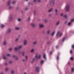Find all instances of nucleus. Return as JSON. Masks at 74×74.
Returning a JSON list of instances; mask_svg holds the SVG:
<instances>
[{
  "label": "nucleus",
  "instance_id": "473e14b6",
  "mask_svg": "<svg viewBox=\"0 0 74 74\" xmlns=\"http://www.w3.org/2000/svg\"><path fill=\"white\" fill-rule=\"evenodd\" d=\"M70 59H71V60H73V59H74V58H73V57H71L70 58Z\"/></svg>",
  "mask_w": 74,
  "mask_h": 74
},
{
  "label": "nucleus",
  "instance_id": "bb28decb",
  "mask_svg": "<svg viewBox=\"0 0 74 74\" xmlns=\"http://www.w3.org/2000/svg\"><path fill=\"white\" fill-rule=\"evenodd\" d=\"M17 21L18 22H20L21 21V19L20 18H17Z\"/></svg>",
  "mask_w": 74,
  "mask_h": 74
},
{
  "label": "nucleus",
  "instance_id": "5fc2aeb1",
  "mask_svg": "<svg viewBox=\"0 0 74 74\" xmlns=\"http://www.w3.org/2000/svg\"><path fill=\"white\" fill-rule=\"evenodd\" d=\"M12 61H10L9 62V63H10V64H11V63H12Z\"/></svg>",
  "mask_w": 74,
  "mask_h": 74
},
{
  "label": "nucleus",
  "instance_id": "a18cd8bd",
  "mask_svg": "<svg viewBox=\"0 0 74 74\" xmlns=\"http://www.w3.org/2000/svg\"><path fill=\"white\" fill-rule=\"evenodd\" d=\"M18 40H19V39L18 38H16V40H15V41H18Z\"/></svg>",
  "mask_w": 74,
  "mask_h": 74
},
{
  "label": "nucleus",
  "instance_id": "39448f33",
  "mask_svg": "<svg viewBox=\"0 0 74 74\" xmlns=\"http://www.w3.org/2000/svg\"><path fill=\"white\" fill-rule=\"evenodd\" d=\"M9 19L10 21H11L12 20V15L11 14L9 17Z\"/></svg>",
  "mask_w": 74,
  "mask_h": 74
},
{
  "label": "nucleus",
  "instance_id": "ddd939ff",
  "mask_svg": "<svg viewBox=\"0 0 74 74\" xmlns=\"http://www.w3.org/2000/svg\"><path fill=\"white\" fill-rule=\"evenodd\" d=\"M10 32H11V29H9L6 32V33H7V34L10 33Z\"/></svg>",
  "mask_w": 74,
  "mask_h": 74
},
{
  "label": "nucleus",
  "instance_id": "dca6fc26",
  "mask_svg": "<svg viewBox=\"0 0 74 74\" xmlns=\"http://www.w3.org/2000/svg\"><path fill=\"white\" fill-rule=\"evenodd\" d=\"M26 43H27L26 40H24V45H26Z\"/></svg>",
  "mask_w": 74,
  "mask_h": 74
},
{
  "label": "nucleus",
  "instance_id": "13d9d810",
  "mask_svg": "<svg viewBox=\"0 0 74 74\" xmlns=\"http://www.w3.org/2000/svg\"><path fill=\"white\" fill-rule=\"evenodd\" d=\"M51 54H52V52L50 51V55H51Z\"/></svg>",
  "mask_w": 74,
  "mask_h": 74
},
{
  "label": "nucleus",
  "instance_id": "6e6d98bb",
  "mask_svg": "<svg viewBox=\"0 0 74 74\" xmlns=\"http://www.w3.org/2000/svg\"><path fill=\"white\" fill-rule=\"evenodd\" d=\"M5 66H7V63H5Z\"/></svg>",
  "mask_w": 74,
  "mask_h": 74
},
{
  "label": "nucleus",
  "instance_id": "a211bd4d",
  "mask_svg": "<svg viewBox=\"0 0 74 74\" xmlns=\"http://www.w3.org/2000/svg\"><path fill=\"white\" fill-rule=\"evenodd\" d=\"M22 46H19L18 47V50L20 49H21V48H22Z\"/></svg>",
  "mask_w": 74,
  "mask_h": 74
},
{
  "label": "nucleus",
  "instance_id": "603ef678",
  "mask_svg": "<svg viewBox=\"0 0 74 74\" xmlns=\"http://www.w3.org/2000/svg\"><path fill=\"white\" fill-rule=\"evenodd\" d=\"M58 47H59V46H56V48H57V49H58Z\"/></svg>",
  "mask_w": 74,
  "mask_h": 74
},
{
  "label": "nucleus",
  "instance_id": "774afa93",
  "mask_svg": "<svg viewBox=\"0 0 74 74\" xmlns=\"http://www.w3.org/2000/svg\"><path fill=\"white\" fill-rule=\"evenodd\" d=\"M24 74H26V72H24Z\"/></svg>",
  "mask_w": 74,
  "mask_h": 74
},
{
  "label": "nucleus",
  "instance_id": "4c0bfd02",
  "mask_svg": "<svg viewBox=\"0 0 74 74\" xmlns=\"http://www.w3.org/2000/svg\"><path fill=\"white\" fill-rule=\"evenodd\" d=\"M71 70V71H74V68H72Z\"/></svg>",
  "mask_w": 74,
  "mask_h": 74
},
{
  "label": "nucleus",
  "instance_id": "79ce46f5",
  "mask_svg": "<svg viewBox=\"0 0 74 74\" xmlns=\"http://www.w3.org/2000/svg\"><path fill=\"white\" fill-rule=\"evenodd\" d=\"M23 10H21V14H23Z\"/></svg>",
  "mask_w": 74,
  "mask_h": 74
},
{
  "label": "nucleus",
  "instance_id": "7ed1b4c3",
  "mask_svg": "<svg viewBox=\"0 0 74 74\" xmlns=\"http://www.w3.org/2000/svg\"><path fill=\"white\" fill-rule=\"evenodd\" d=\"M74 19H71V20L70 22L68 23V25H70L71 23H72V22L74 21Z\"/></svg>",
  "mask_w": 74,
  "mask_h": 74
},
{
  "label": "nucleus",
  "instance_id": "e2e57ef3",
  "mask_svg": "<svg viewBox=\"0 0 74 74\" xmlns=\"http://www.w3.org/2000/svg\"><path fill=\"white\" fill-rule=\"evenodd\" d=\"M21 53V51H19L18 52V53Z\"/></svg>",
  "mask_w": 74,
  "mask_h": 74
},
{
  "label": "nucleus",
  "instance_id": "052dcab7",
  "mask_svg": "<svg viewBox=\"0 0 74 74\" xmlns=\"http://www.w3.org/2000/svg\"><path fill=\"white\" fill-rule=\"evenodd\" d=\"M27 58V56H25V58H26V59Z\"/></svg>",
  "mask_w": 74,
  "mask_h": 74
},
{
  "label": "nucleus",
  "instance_id": "a19ab883",
  "mask_svg": "<svg viewBox=\"0 0 74 74\" xmlns=\"http://www.w3.org/2000/svg\"><path fill=\"white\" fill-rule=\"evenodd\" d=\"M3 59L5 60V59L6 58L5 57V56H3Z\"/></svg>",
  "mask_w": 74,
  "mask_h": 74
},
{
  "label": "nucleus",
  "instance_id": "f704fd0d",
  "mask_svg": "<svg viewBox=\"0 0 74 74\" xmlns=\"http://www.w3.org/2000/svg\"><path fill=\"white\" fill-rule=\"evenodd\" d=\"M6 56H10V54H6Z\"/></svg>",
  "mask_w": 74,
  "mask_h": 74
},
{
  "label": "nucleus",
  "instance_id": "de8ad7c7",
  "mask_svg": "<svg viewBox=\"0 0 74 74\" xmlns=\"http://www.w3.org/2000/svg\"><path fill=\"white\" fill-rule=\"evenodd\" d=\"M30 21V18L29 17L28 19V21Z\"/></svg>",
  "mask_w": 74,
  "mask_h": 74
},
{
  "label": "nucleus",
  "instance_id": "423d86ee",
  "mask_svg": "<svg viewBox=\"0 0 74 74\" xmlns=\"http://www.w3.org/2000/svg\"><path fill=\"white\" fill-rule=\"evenodd\" d=\"M40 67H37L36 68V70L37 72H38L39 71V70H40Z\"/></svg>",
  "mask_w": 74,
  "mask_h": 74
},
{
  "label": "nucleus",
  "instance_id": "bf43d9fd",
  "mask_svg": "<svg viewBox=\"0 0 74 74\" xmlns=\"http://www.w3.org/2000/svg\"><path fill=\"white\" fill-rule=\"evenodd\" d=\"M22 61L23 62H25V59H23V60H22Z\"/></svg>",
  "mask_w": 74,
  "mask_h": 74
},
{
  "label": "nucleus",
  "instance_id": "0eeeda50",
  "mask_svg": "<svg viewBox=\"0 0 74 74\" xmlns=\"http://www.w3.org/2000/svg\"><path fill=\"white\" fill-rule=\"evenodd\" d=\"M55 0H51L50 3H52L53 4H55Z\"/></svg>",
  "mask_w": 74,
  "mask_h": 74
},
{
  "label": "nucleus",
  "instance_id": "4468645a",
  "mask_svg": "<svg viewBox=\"0 0 74 74\" xmlns=\"http://www.w3.org/2000/svg\"><path fill=\"white\" fill-rule=\"evenodd\" d=\"M10 1H9L8 2L7 4H8V6H10Z\"/></svg>",
  "mask_w": 74,
  "mask_h": 74
},
{
  "label": "nucleus",
  "instance_id": "f8f14e48",
  "mask_svg": "<svg viewBox=\"0 0 74 74\" xmlns=\"http://www.w3.org/2000/svg\"><path fill=\"white\" fill-rule=\"evenodd\" d=\"M55 11L56 13V15H58V10L57 9H55Z\"/></svg>",
  "mask_w": 74,
  "mask_h": 74
},
{
  "label": "nucleus",
  "instance_id": "3c124183",
  "mask_svg": "<svg viewBox=\"0 0 74 74\" xmlns=\"http://www.w3.org/2000/svg\"><path fill=\"white\" fill-rule=\"evenodd\" d=\"M41 0H38V2H39V3H40V2H41Z\"/></svg>",
  "mask_w": 74,
  "mask_h": 74
},
{
  "label": "nucleus",
  "instance_id": "a878e982",
  "mask_svg": "<svg viewBox=\"0 0 74 74\" xmlns=\"http://www.w3.org/2000/svg\"><path fill=\"white\" fill-rule=\"evenodd\" d=\"M14 50L15 51H17V50H19L18 49V47L17 48L16 47H15L14 48Z\"/></svg>",
  "mask_w": 74,
  "mask_h": 74
},
{
  "label": "nucleus",
  "instance_id": "aec40b11",
  "mask_svg": "<svg viewBox=\"0 0 74 74\" xmlns=\"http://www.w3.org/2000/svg\"><path fill=\"white\" fill-rule=\"evenodd\" d=\"M53 10V8H51V9H50L49 10H48L49 12H51Z\"/></svg>",
  "mask_w": 74,
  "mask_h": 74
},
{
  "label": "nucleus",
  "instance_id": "b1692460",
  "mask_svg": "<svg viewBox=\"0 0 74 74\" xmlns=\"http://www.w3.org/2000/svg\"><path fill=\"white\" fill-rule=\"evenodd\" d=\"M34 49H32L31 51H30V52H34Z\"/></svg>",
  "mask_w": 74,
  "mask_h": 74
},
{
  "label": "nucleus",
  "instance_id": "1a4fd4ad",
  "mask_svg": "<svg viewBox=\"0 0 74 74\" xmlns=\"http://www.w3.org/2000/svg\"><path fill=\"white\" fill-rule=\"evenodd\" d=\"M59 24H60V21H59L57 22L56 23V26H58V25H59Z\"/></svg>",
  "mask_w": 74,
  "mask_h": 74
},
{
  "label": "nucleus",
  "instance_id": "680f3d73",
  "mask_svg": "<svg viewBox=\"0 0 74 74\" xmlns=\"http://www.w3.org/2000/svg\"><path fill=\"white\" fill-rule=\"evenodd\" d=\"M60 15H61V16H63V14H61Z\"/></svg>",
  "mask_w": 74,
  "mask_h": 74
},
{
  "label": "nucleus",
  "instance_id": "2eb2a0df",
  "mask_svg": "<svg viewBox=\"0 0 74 74\" xmlns=\"http://www.w3.org/2000/svg\"><path fill=\"white\" fill-rule=\"evenodd\" d=\"M39 26L40 27L42 28L44 27V25L43 24H40L39 25Z\"/></svg>",
  "mask_w": 74,
  "mask_h": 74
},
{
  "label": "nucleus",
  "instance_id": "9b49d317",
  "mask_svg": "<svg viewBox=\"0 0 74 74\" xmlns=\"http://www.w3.org/2000/svg\"><path fill=\"white\" fill-rule=\"evenodd\" d=\"M43 58L45 59H46V54H44L43 56Z\"/></svg>",
  "mask_w": 74,
  "mask_h": 74
},
{
  "label": "nucleus",
  "instance_id": "c756f323",
  "mask_svg": "<svg viewBox=\"0 0 74 74\" xmlns=\"http://www.w3.org/2000/svg\"><path fill=\"white\" fill-rule=\"evenodd\" d=\"M8 70H9V69H8V68H6L5 69V71H8Z\"/></svg>",
  "mask_w": 74,
  "mask_h": 74
},
{
  "label": "nucleus",
  "instance_id": "58836bf2",
  "mask_svg": "<svg viewBox=\"0 0 74 74\" xmlns=\"http://www.w3.org/2000/svg\"><path fill=\"white\" fill-rule=\"evenodd\" d=\"M37 42V41L33 43V44H36Z\"/></svg>",
  "mask_w": 74,
  "mask_h": 74
},
{
  "label": "nucleus",
  "instance_id": "4d7b16f0",
  "mask_svg": "<svg viewBox=\"0 0 74 74\" xmlns=\"http://www.w3.org/2000/svg\"><path fill=\"white\" fill-rule=\"evenodd\" d=\"M13 57L14 58H15V55H14L13 56Z\"/></svg>",
  "mask_w": 74,
  "mask_h": 74
},
{
  "label": "nucleus",
  "instance_id": "f03ea898",
  "mask_svg": "<svg viewBox=\"0 0 74 74\" xmlns=\"http://www.w3.org/2000/svg\"><path fill=\"white\" fill-rule=\"evenodd\" d=\"M69 8H70V6L69 5H67L66 6L65 9L66 10V11H69Z\"/></svg>",
  "mask_w": 74,
  "mask_h": 74
},
{
  "label": "nucleus",
  "instance_id": "0e129e2a",
  "mask_svg": "<svg viewBox=\"0 0 74 74\" xmlns=\"http://www.w3.org/2000/svg\"><path fill=\"white\" fill-rule=\"evenodd\" d=\"M34 60V58H33L32 59V62H33V61Z\"/></svg>",
  "mask_w": 74,
  "mask_h": 74
},
{
  "label": "nucleus",
  "instance_id": "c85d7f7f",
  "mask_svg": "<svg viewBox=\"0 0 74 74\" xmlns=\"http://www.w3.org/2000/svg\"><path fill=\"white\" fill-rule=\"evenodd\" d=\"M48 22V20H47L46 19H45L44 20V22H45V23H47Z\"/></svg>",
  "mask_w": 74,
  "mask_h": 74
},
{
  "label": "nucleus",
  "instance_id": "6e6552de",
  "mask_svg": "<svg viewBox=\"0 0 74 74\" xmlns=\"http://www.w3.org/2000/svg\"><path fill=\"white\" fill-rule=\"evenodd\" d=\"M14 29L16 30H18L20 29V28L18 27H15Z\"/></svg>",
  "mask_w": 74,
  "mask_h": 74
},
{
  "label": "nucleus",
  "instance_id": "f3484780",
  "mask_svg": "<svg viewBox=\"0 0 74 74\" xmlns=\"http://www.w3.org/2000/svg\"><path fill=\"white\" fill-rule=\"evenodd\" d=\"M56 59L57 61H58V60L59 59V55L57 56L56 57Z\"/></svg>",
  "mask_w": 74,
  "mask_h": 74
},
{
  "label": "nucleus",
  "instance_id": "6ab92c4d",
  "mask_svg": "<svg viewBox=\"0 0 74 74\" xmlns=\"http://www.w3.org/2000/svg\"><path fill=\"white\" fill-rule=\"evenodd\" d=\"M31 25L32 27H34V26H35V24L34 23H32L31 24Z\"/></svg>",
  "mask_w": 74,
  "mask_h": 74
},
{
  "label": "nucleus",
  "instance_id": "20e7f679",
  "mask_svg": "<svg viewBox=\"0 0 74 74\" xmlns=\"http://www.w3.org/2000/svg\"><path fill=\"white\" fill-rule=\"evenodd\" d=\"M40 57H41V55H39L38 56H37V55H36L35 56V58L36 59H40Z\"/></svg>",
  "mask_w": 74,
  "mask_h": 74
},
{
  "label": "nucleus",
  "instance_id": "393cba45",
  "mask_svg": "<svg viewBox=\"0 0 74 74\" xmlns=\"http://www.w3.org/2000/svg\"><path fill=\"white\" fill-rule=\"evenodd\" d=\"M1 28H3L4 27V25L3 24H1Z\"/></svg>",
  "mask_w": 74,
  "mask_h": 74
},
{
  "label": "nucleus",
  "instance_id": "338daca9",
  "mask_svg": "<svg viewBox=\"0 0 74 74\" xmlns=\"http://www.w3.org/2000/svg\"><path fill=\"white\" fill-rule=\"evenodd\" d=\"M16 60H18V58H16Z\"/></svg>",
  "mask_w": 74,
  "mask_h": 74
},
{
  "label": "nucleus",
  "instance_id": "49530a36",
  "mask_svg": "<svg viewBox=\"0 0 74 74\" xmlns=\"http://www.w3.org/2000/svg\"><path fill=\"white\" fill-rule=\"evenodd\" d=\"M9 51H11L12 50V48H11L9 49Z\"/></svg>",
  "mask_w": 74,
  "mask_h": 74
},
{
  "label": "nucleus",
  "instance_id": "864d4df0",
  "mask_svg": "<svg viewBox=\"0 0 74 74\" xmlns=\"http://www.w3.org/2000/svg\"><path fill=\"white\" fill-rule=\"evenodd\" d=\"M49 16H51V14H49L48 15Z\"/></svg>",
  "mask_w": 74,
  "mask_h": 74
},
{
  "label": "nucleus",
  "instance_id": "2f4dec72",
  "mask_svg": "<svg viewBox=\"0 0 74 74\" xmlns=\"http://www.w3.org/2000/svg\"><path fill=\"white\" fill-rule=\"evenodd\" d=\"M12 7L11 6H9V10H11V9H12Z\"/></svg>",
  "mask_w": 74,
  "mask_h": 74
},
{
  "label": "nucleus",
  "instance_id": "4be33fe9",
  "mask_svg": "<svg viewBox=\"0 0 74 74\" xmlns=\"http://www.w3.org/2000/svg\"><path fill=\"white\" fill-rule=\"evenodd\" d=\"M6 43H7V42L6 41H4L3 42V44L4 45H5L6 44Z\"/></svg>",
  "mask_w": 74,
  "mask_h": 74
},
{
  "label": "nucleus",
  "instance_id": "c03bdc74",
  "mask_svg": "<svg viewBox=\"0 0 74 74\" xmlns=\"http://www.w3.org/2000/svg\"><path fill=\"white\" fill-rule=\"evenodd\" d=\"M20 8L19 7H17L16 8V9L17 10H19V9Z\"/></svg>",
  "mask_w": 74,
  "mask_h": 74
},
{
  "label": "nucleus",
  "instance_id": "69168bd1",
  "mask_svg": "<svg viewBox=\"0 0 74 74\" xmlns=\"http://www.w3.org/2000/svg\"><path fill=\"white\" fill-rule=\"evenodd\" d=\"M0 74H3V73L1 72V73H0Z\"/></svg>",
  "mask_w": 74,
  "mask_h": 74
},
{
  "label": "nucleus",
  "instance_id": "37998d69",
  "mask_svg": "<svg viewBox=\"0 0 74 74\" xmlns=\"http://www.w3.org/2000/svg\"><path fill=\"white\" fill-rule=\"evenodd\" d=\"M72 50H71L70 51V53H72Z\"/></svg>",
  "mask_w": 74,
  "mask_h": 74
},
{
  "label": "nucleus",
  "instance_id": "f257e3e1",
  "mask_svg": "<svg viewBox=\"0 0 74 74\" xmlns=\"http://www.w3.org/2000/svg\"><path fill=\"white\" fill-rule=\"evenodd\" d=\"M63 35L62 33H60V32L58 31V32L56 36L57 37L58 36V37H61Z\"/></svg>",
  "mask_w": 74,
  "mask_h": 74
},
{
  "label": "nucleus",
  "instance_id": "7c9ffc66",
  "mask_svg": "<svg viewBox=\"0 0 74 74\" xmlns=\"http://www.w3.org/2000/svg\"><path fill=\"white\" fill-rule=\"evenodd\" d=\"M50 30H48L47 31V34H49V32H50Z\"/></svg>",
  "mask_w": 74,
  "mask_h": 74
},
{
  "label": "nucleus",
  "instance_id": "8fccbe9b",
  "mask_svg": "<svg viewBox=\"0 0 74 74\" xmlns=\"http://www.w3.org/2000/svg\"><path fill=\"white\" fill-rule=\"evenodd\" d=\"M66 16H67V15H66V14H65L64 16V18H66Z\"/></svg>",
  "mask_w": 74,
  "mask_h": 74
},
{
  "label": "nucleus",
  "instance_id": "c9c22d12",
  "mask_svg": "<svg viewBox=\"0 0 74 74\" xmlns=\"http://www.w3.org/2000/svg\"><path fill=\"white\" fill-rule=\"evenodd\" d=\"M15 1H14L12 2V3L14 4H15Z\"/></svg>",
  "mask_w": 74,
  "mask_h": 74
},
{
  "label": "nucleus",
  "instance_id": "ea45409f",
  "mask_svg": "<svg viewBox=\"0 0 74 74\" xmlns=\"http://www.w3.org/2000/svg\"><path fill=\"white\" fill-rule=\"evenodd\" d=\"M25 11H27V10H28V8H25Z\"/></svg>",
  "mask_w": 74,
  "mask_h": 74
},
{
  "label": "nucleus",
  "instance_id": "5701e85b",
  "mask_svg": "<svg viewBox=\"0 0 74 74\" xmlns=\"http://www.w3.org/2000/svg\"><path fill=\"white\" fill-rule=\"evenodd\" d=\"M11 74H14V71L13 70H12L11 72Z\"/></svg>",
  "mask_w": 74,
  "mask_h": 74
},
{
  "label": "nucleus",
  "instance_id": "72a5a7b5",
  "mask_svg": "<svg viewBox=\"0 0 74 74\" xmlns=\"http://www.w3.org/2000/svg\"><path fill=\"white\" fill-rule=\"evenodd\" d=\"M36 10H34V15H36Z\"/></svg>",
  "mask_w": 74,
  "mask_h": 74
},
{
  "label": "nucleus",
  "instance_id": "09e8293b",
  "mask_svg": "<svg viewBox=\"0 0 74 74\" xmlns=\"http://www.w3.org/2000/svg\"><path fill=\"white\" fill-rule=\"evenodd\" d=\"M72 48H74V45H72Z\"/></svg>",
  "mask_w": 74,
  "mask_h": 74
},
{
  "label": "nucleus",
  "instance_id": "412c9836",
  "mask_svg": "<svg viewBox=\"0 0 74 74\" xmlns=\"http://www.w3.org/2000/svg\"><path fill=\"white\" fill-rule=\"evenodd\" d=\"M43 63H44V61L42 60L40 61V64H43Z\"/></svg>",
  "mask_w": 74,
  "mask_h": 74
},
{
  "label": "nucleus",
  "instance_id": "cd10ccee",
  "mask_svg": "<svg viewBox=\"0 0 74 74\" xmlns=\"http://www.w3.org/2000/svg\"><path fill=\"white\" fill-rule=\"evenodd\" d=\"M65 39H66V38L65 37L62 40V42H64V40H65Z\"/></svg>",
  "mask_w": 74,
  "mask_h": 74
},
{
  "label": "nucleus",
  "instance_id": "e433bc0d",
  "mask_svg": "<svg viewBox=\"0 0 74 74\" xmlns=\"http://www.w3.org/2000/svg\"><path fill=\"white\" fill-rule=\"evenodd\" d=\"M24 53H25V52L24 51L22 53V55H23V56H24V55H25V54H24Z\"/></svg>",
  "mask_w": 74,
  "mask_h": 74
},
{
  "label": "nucleus",
  "instance_id": "9d476101",
  "mask_svg": "<svg viewBox=\"0 0 74 74\" xmlns=\"http://www.w3.org/2000/svg\"><path fill=\"white\" fill-rule=\"evenodd\" d=\"M55 33V31H53V32L51 33V36H52V37H53Z\"/></svg>",
  "mask_w": 74,
  "mask_h": 74
}]
</instances>
